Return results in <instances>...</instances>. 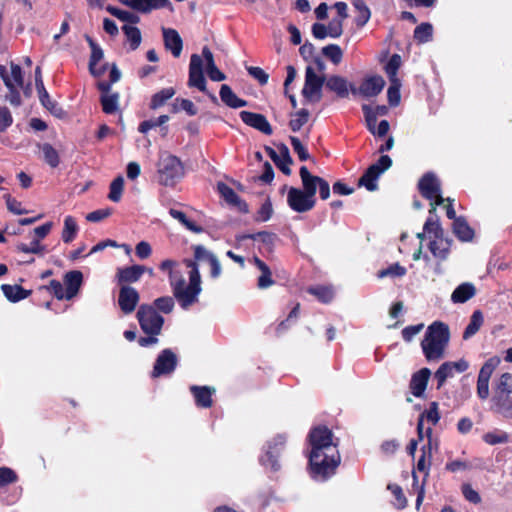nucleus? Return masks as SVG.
Segmentation results:
<instances>
[{"instance_id":"obj_32","label":"nucleus","mask_w":512,"mask_h":512,"mask_svg":"<svg viewBox=\"0 0 512 512\" xmlns=\"http://www.w3.org/2000/svg\"><path fill=\"white\" fill-rule=\"evenodd\" d=\"M484 323V316L481 310H475L471 317L470 322L464 330L463 338L465 340L474 336L482 327Z\"/></svg>"},{"instance_id":"obj_13","label":"nucleus","mask_w":512,"mask_h":512,"mask_svg":"<svg viewBox=\"0 0 512 512\" xmlns=\"http://www.w3.org/2000/svg\"><path fill=\"white\" fill-rule=\"evenodd\" d=\"M285 440L283 435H278L268 443L264 456L260 458V462L263 466L269 467L272 471L279 470L280 465L277 458L284 447Z\"/></svg>"},{"instance_id":"obj_43","label":"nucleus","mask_w":512,"mask_h":512,"mask_svg":"<svg viewBox=\"0 0 512 512\" xmlns=\"http://www.w3.org/2000/svg\"><path fill=\"white\" fill-rule=\"evenodd\" d=\"M309 115L310 114L307 109H301L293 114L289 122L291 130L294 132L300 130L308 122Z\"/></svg>"},{"instance_id":"obj_19","label":"nucleus","mask_w":512,"mask_h":512,"mask_svg":"<svg viewBox=\"0 0 512 512\" xmlns=\"http://www.w3.org/2000/svg\"><path fill=\"white\" fill-rule=\"evenodd\" d=\"M164 46L174 57H179L183 49V41L179 33L172 28H162Z\"/></svg>"},{"instance_id":"obj_2","label":"nucleus","mask_w":512,"mask_h":512,"mask_svg":"<svg viewBox=\"0 0 512 512\" xmlns=\"http://www.w3.org/2000/svg\"><path fill=\"white\" fill-rule=\"evenodd\" d=\"M184 263L190 268L189 284L185 286V279L178 271L170 273L169 282L174 297L179 301L182 308L187 309L197 301L201 292V277L198 266L194 261L186 259Z\"/></svg>"},{"instance_id":"obj_21","label":"nucleus","mask_w":512,"mask_h":512,"mask_svg":"<svg viewBox=\"0 0 512 512\" xmlns=\"http://www.w3.org/2000/svg\"><path fill=\"white\" fill-rule=\"evenodd\" d=\"M385 81L381 76L366 78L359 86V94L369 98L378 95L384 88Z\"/></svg>"},{"instance_id":"obj_44","label":"nucleus","mask_w":512,"mask_h":512,"mask_svg":"<svg viewBox=\"0 0 512 512\" xmlns=\"http://www.w3.org/2000/svg\"><path fill=\"white\" fill-rule=\"evenodd\" d=\"M43 157L45 162L51 166L52 168H55L59 165V155L58 152L52 147V145L45 143L42 146H40Z\"/></svg>"},{"instance_id":"obj_35","label":"nucleus","mask_w":512,"mask_h":512,"mask_svg":"<svg viewBox=\"0 0 512 512\" xmlns=\"http://www.w3.org/2000/svg\"><path fill=\"white\" fill-rule=\"evenodd\" d=\"M106 10L111 15H113L114 17L118 18L119 20L125 22L128 25L129 24H136L140 20L138 15H136V14H134L132 12H129V11L121 10V9L116 8L114 6H107Z\"/></svg>"},{"instance_id":"obj_10","label":"nucleus","mask_w":512,"mask_h":512,"mask_svg":"<svg viewBox=\"0 0 512 512\" xmlns=\"http://www.w3.org/2000/svg\"><path fill=\"white\" fill-rule=\"evenodd\" d=\"M418 188L423 197L430 200V214L435 210L436 205L444 202L440 194V182L432 173H426L418 183Z\"/></svg>"},{"instance_id":"obj_6","label":"nucleus","mask_w":512,"mask_h":512,"mask_svg":"<svg viewBox=\"0 0 512 512\" xmlns=\"http://www.w3.org/2000/svg\"><path fill=\"white\" fill-rule=\"evenodd\" d=\"M184 175L180 159L164 152L158 162L159 183L164 186H174Z\"/></svg>"},{"instance_id":"obj_23","label":"nucleus","mask_w":512,"mask_h":512,"mask_svg":"<svg viewBox=\"0 0 512 512\" xmlns=\"http://www.w3.org/2000/svg\"><path fill=\"white\" fill-rule=\"evenodd\" d=\"M299 174L302 180L303 192L310 195V198H315L321 177L312 175L306 166L300 168Z\"/></svg>"},{"instance_id":"obj_3","label":"nucleus","mask_w":512,"mask_h":512,"mask_svg":"<svg viewBox=\"0 0 512 512\" xmlns=\"http://www.w3.org/2000/svg\"><path fill=\"white\" fill-rule=\"evenodd\" d=\"M204 61L207 75L212 81H223L226 79V76L217 68L214 61V56L207 46L203 47L202 56L198 54H192L189 64L188 86L195 87L201 92L206 93V79L203 72Z\"/></svg>"},{"instance_id":"obj_62","label":"nucleus","mask_w":512,"mask_h":512,"mask_svg":"<svg viewBox=\"0 0 512 512\" xmlns=\"http://www.w3.org/2000/svg\"><path fill=\"white\" fill-rule=\"evenodd\" d=\"M11 69V75L9 77L11 78L12 82L15 84L16 88H22L24 84L22 69L18 64H15L11 62L10 64Z\"/></svg>"},{"instance_id":"obj_58","label":"nucleus","mask_w":512,"mask_h":512,"mask_svg":"<svg viewBox=\"0 0 512 512\" xmlns=\"http://www.w3.org/2000/svg\"><path fill=\"white\" fill-rule=\"evenodd\" d=\"M194 257L198 262H207L208 264L212 261V259L216 258V256L207 250L202 245H197L194 247Z\"/></svg>"},{"instance_id":"obj_47","label":"nucleus","mask_w":512,"mask_h":512,"mask_svg":"<svg viewBox=\"0 0 512 512\" xmlns=\"http://www.w3.org/2000/svg\"><path fill=\"white\" fill-rule=\"evenodd\" d=\"M483 440L489 445L504 444L509 441V435L504 431H493L484 434Z\"/></svg>"},{"instance_id":"obj_26","label":"nucleus","mask_w":512,"mask_h":512,"mask_svg":"<svg viewBox=\"0 0 512 512\" xmlns=\"http://www.w3.org/2000/svg\"><path fill=\"white\" fill-rule=\"evenodd\" d=\"M476 294L475 286L470 282L460 284L455 288L450 296V299L454 303H465Z\"/></svg>"},{"instance_id":"obj_38","label":"nucleus","mask_w":512,"mask_h":512,"mask_svg":"<svg viewBox=\"0 0 512 512\" xmlns=\"http://www.w3.org/2000/svg\"><path fill=\"white\" fill-rule=\"evenodd\" d=\"M122 30L130 43L131 49H137L140 46L142 40L140 30L137 27L128 24H125L122 27Z\"/></svg>"},{"instance_id":"obj_51","label":"nucleus","mask_w":512,"mask_h":512,"mask_svg":"<svg viewBox=\"0 0 512 512\" xmlns=\"http://www.w3.org/2000/svg\"><path fill=\"white\" fill-rule=\"evenodd\" d=\"M168 120H169L168 115H161L156 119L145 120L140 123L138 130L141 133H147L152 128L162 126L163 124L168 122Z\"/></svg>"},{"instance_id":"obj_37","label":"nucleus","mask_w":512,"mask_h":512,"mask_svg":"<svg viewBox=\"0 0 512 512\" xmlns=\"http://www.w3.org/2000/svg\"><path fill=\"white\" fill-rule=\"evenodd\" d=\"M169 214L172 218H174L175 220L179 221L183 226L186 227V229L194 232V233H201L203 232V228L196 225L194 222H192L191 220H189L187 218V216L185 215V213H183L182 211H179V210H176V209H173L171 208L169 210Z\"/></svg>"},{"instance_id":"obj_60","label":"nucleus","mask_w":512,"mask_h":512,"mask_svg":"<svg viewBox=\"0 0 512 512\" xmlns=\"http://www.w3.org/2000/svg\"><path fill=\"white\" fill-rule=\"evenodd\" d=\"M290 142L293 147V150L297 153V155L301 161H306L310 158V155H309L307 149L304 147V145L301 143V141L297 137L290 136Z\"/></svg>"},{"instance_id":"obj_18","label":"nucleus","mask_w":512,"mask_h":512,"mask_svg":"<svg viewBox=\"0 0 512 512\" xmlns=\"http://www.w3.org/2000/svg\"><path fill=\"white\" fill-rule=\"evenodd\" d=\"M145 271L146 267L143 265H132L129 267L119 268L116 273L118 284L122 286L135 283L139 281Z\"/></svg>"},{"instance_id":"obj_33","label":"nucleus","mask_w":512,"mask_h":512,"mask_svg":"<svg viewBox=\"0 0 512 512\" xmlns=\"http://www.w3.org/2000/svg\"><path fill=\"white\" fill-rule=\"evenodd\" d=\"M120 95L118 92L112 94H102L100 101L102 104L103 111L107 114H113L119 109Z\"/></svg>"},{"instance_id":"obj_56","label":"nucleus","mask_w":512,"mask_h":512,"mask_svg":"<svg viewBox=\"0 0 512 512\" xmlns=\"http://www.w3.org/2000/svg\"><path fill=\"white\" fill-rule=\"evenodd\" d=\"M362 110L364 112L365 121L368 130L372 134H376L375 128H376V122H377V113L368 105H363Z\"/></svg>"},{"instance_id":"obj_15","label":"nucleus","mask_w":512,"mask_h":512,"mask_svg":"<svg viewBox=\"0 0 512 512\" xmlns=\"http://www.w3.org/2000/svg\"><path fill=\"white\" fill-rule=\"evenodd\" d=\"M453 200L450 199V220H453L452 231L454 235L462 242H470L475 236V231L464 217H457L452 204Z\"/></svg>"},{"instance_id":"obj_63","label":"nucleus","mask_w":512,"mask_h":512,"mask_svg":"<svg viewBox=\"0 0 512 512\" xmlns=\"http://www.w3.org/2000/svg\"><path fill=\"white\" fill-rule=\"evenodd\" d=\"M327 27L328 36L339 38L343 33V22L341 19H332Z\"/></svg>"},{"instance_id":"obj_16","label":"nucleus","mask_w":512,"mask_h":512,"mask_svg":"<svg viewBox=\"0 0 512 512\" xmlns=\"http://www.w3.org/2000/svg\"><path fill=\"white\" fill-rule=\"evenodd\" d=\"M140 300L139 292L130 285H122L118 294V305L128 315L134 312Z\"/></svg>"},{"instance_id":"obj_46","label":"nucleus","mask_w":512,"mask_h":512,"mask_svg":"<svg viewBox=\"0 0 512 512\" xmlns=\"http://www.w3.org/2000/svg\"><path fill=\"white\" fill-rule=\"evenodd\" d=\"M123 188L124 178L122 176H118L110 184V192L108 194V198L113 202H119L122 197Z\"/></svg>"},{"instance_id":"obj_30","label":"nucleus","mask_w":512,"mask_h":512,"mask_svg":"<svg viewBox=\"0 0 512 512\" xmlns=\"http://www.w3.org/2000/svg\"><path fill=\"white\" fill-rule=\"evenodd\" d=\"M253 261L256 267L261 271V275L259 276L257 283L258 287L260 289H266L272 286L274 284V281L272 279V273L270 268L258 257H254Z\"/></svg>"},{"instance_id":"obj_64","label":"nucleus","mask_w":512,"mask_h":512,"mask_svg":"<svg viewBox=\"0 0 512 512\" xmlns=\"http://www.w3.org/2000/svg\"><path fill=\"white\" fill-rule=\"evenodd\" d=\"M17 481L16 473L8 467H0V487Z\"/></svg>"},{"instance_id":"obj_40","label":"nucleus","mask_w":512,"mask_h":512,"mask_svg":"<svg viewBox=\"0 0 512 512\" xmlns=\"http://www.w3.org/2000/svg\"><path fill=\"white\" fill-rule=\"evenodd\" d=\"M278 150L280 152V157H279V161H278L280 163V165H277V167L285 175H290L291 174L290 165L292 164L293 160L290 156L289 149L285 144H281L278 147Z\"/></svg>"},{"instance_id":"obj_36","label":"nucleus","mask_w":512,"mask_h":512,"mask_svg":"<svg viewBox=\"0 0 512 512\" xmlns=\"http://www.w3.org/2000/svg\"><path fill=\"white\" fill-rule=\"evenodd\" d=\"M352 4L358 12L355 23L358 27H363L369 21L371 11L363 0H357V2H353Z\"/></svg>"},{"instance_id":"obj_11","label":"nucleus","mask_w":512,"mask_h":512,"mask_svg":"<svg viewBox=\"0 0 512 512\" xmlns=\"http://www.w3.org/2000/svg\"><path fill=\"white\" fill-rule=\"evenodd\" d=\"M500 362L501 359L498 356H493L482 365L477 379V396L481 400H486L489 397V381Z\"/></svg>"},{"instance_id":"obj_52","label":"nucleus","mask_w":512,"mask_h":512,"mask_svg":"<svg viewBox=\"0 0 512 512\" xmlns=\"http://www.w3.org/2000/svg\"><path fill=\"white\" fill-rule=\"evenodd\" d=\"M218 191L221 196L230 204L237 205L240 204L241 201L235 191L224 183L218 184Z\"/></svg>"},{"instance_id":"obj_25","label":"nucleus","mask_w":512,"mask_h":512,"mask_svg":"<svg viewBox=\"0 0 512 512\" xmlns=\"http://www.w3.org/2000/svg\"><path fill=\"white\" fill-rule=\"evenodd\" d=\"M0 77L9 90V94L6 96V99L10 102L11 105L19 106L21 104V97L18 88L15 87V84L9 77L6 67L2 65H0Z\"/></svg>"},{"instance_id":"obj_28","label":"nucleus","mask_w":512,"mask_h":512,"mask_svg":"<svg viewBox=\"0 0 512 512\" xmlns=\"http://www.w3.org/2000/svg\"><path fill=\"white\" fill-rule=\"evenodd\" d=\"M190 390L195 397L197 406L203 408H209L212 405V394L215 389H211L207 386H191Z\"/></svg>"},{"instance_id":"obj_53","label":"nucleus","mask_w":512,"mask_h":512,"mask_svg":"<svg viewBox=\"0 0 512 512\" xmlns=\"http://www.w3.org/2000/svg\"><path fill=\"white\" fill-rule=\"evenodd\" d=\"M175 306L174 300L170 296L159 297L154 301V308L160 312L169 314L173 311Z\"/></svg>"},{"instance_id":"obj_49","label":"nucleus","mask_w":512,"mask_h":512,"mask_svg":"<svg viewBox=\"0 0 512 512\" xmlns=\"http://www.w3.org/2000/svg\"><path fill=\"white\" fill-rule=\"evenodd\" d=\"M400 80H390V86L387 91L388 101L391 106H397L400 102Z\"/></svg>"},{"instance_id":"obj_61","label":"nucleus","mask_w":512,"mask_h":512,"mask_svg":"<svg viewBox=\"0 0 512 512\" xmlns=\"http://www.w3.org/2000/svg\"><path fill=\"white\" fill-rule=\"evenodd\" d=\"M247 71L250 76L259 82L260 85L268 83L269 75L260 67L248 66Z\"/></svg>"},{"instance_id":"obj_1","label":"nucleus","mask_w":512,"mask_h":512,"mask_svg":"<svg viewBox=\"0 0 512 512\" xmlns=\"http://www.w3.org/2000/svg\"><path fill=\"white\" fill-rule=\"evenodd\" d=\"M333 433L325 426H318L311 430L309 441L311 452L309 463L312 477L316 480H326L335 473L340 463L337 444L333 442Z\"/></svg>"},{"instance_id":"obj_48","label":"nucleus","mask_w":512,"mask_h":512,"mask_svg":"<svg viewBox=\"0 0 512 512\" xmlns=\"http://www.w3.org/2000/svg\"><path fill=\"white\" fill-rule=\"evenodd\" d=\"M401 66V57L398 54H394L389 59L385 66V71L389 77V80H400L397 77V72Z\"/></svg>"},{"instance_id":"obj_39","label":"nucleus","mask_w":512,"mask_h":512,"mask_svg":"<svg viewBox=\"0 0 512 512\" xmlns=\"http://www.w3.org/2000/svg\"><path fill=\"white\" fill-rule=\"evenodd\" d=\"M78 225L72 216H66L64 219V228L62 239L65 243H70L76 236Z\"/></svg>"},{"instance_id":"obj_31","label":"nucleus","mask_w":512,"mask_h":512,"mask_svg":"<svg viewBox=\"0 0 512 512\" xmlns=\"http://www.w3.org/2000/svg\"><path fill=\"white\" fill-rule=\"evenodd\" d=\"M1 289L5 297L11 302H18L31 294V291L25 290L19 285L3 284Z\"/></svg>"},{"instance_id":"obj_55","label":"nucleus","mask_w":512,"mask_h":512,"mask_svg":"<svg viewBox=\"0 0 512 512\" xmlns=\"http://www.w3.org/2000/svg\"><path fill=\"white\" fill-rule=\"evenodd\" d=\"M179 109L184 110L190 116L197 114V108L194 103L188 99H176V102L173 105V111L177 112Z\"/></svg>"},{"instance_id":"obj_20","label":"nucleus","mask_w":512,"mask_h":512,"mask_svg":"<svg viewBox=\"0 0 512 512\" xmlns=\"http://www.w3.org/2000/svg\"><path fill=\"white\" fill-rule=\"evenodd\" d=\"M492 410L505 418H512V393L493 394Z\"/></svg>"},{"instance_id":"obj_8","label":"nucleus","mask_w":512,"mask_h":512,"mask_svg":"<svg viewBox=\"0 0 512 512\" xmlns=\"http://www.w3.org/2000/svg\"><path fill=\"white\" fill-rule=\"evenodd\" d=\"M325 74H317L316 70L307 66L305 70V83L302 89L303 97L310 102H319L322 98V87L326 85Z\"/></svg>"},{"instance_id":"obj_17","label":"nucleus","mask_w":512,"mask_h":512,"mask_svg":"<svg viewBox=\"0 0 512 512\" xmlns=\"http://www.w3.org/2000/svg\"><path fill=\"white\" fill-rule=\"evenodd\" d=\"M240 118L246 125L251 126L266 135H271L273 132L271 125L262 114L241 111Z\"/></svg>"},{"instance_id":"obj_9","label":"nucleus","mask_w":512,"mask_h":512,"mask_svg":"<svg viewBox=\"0 0 512 512\" xmlns=\"http://www.w3.org/2000/svg\"><path fill=\"white\" fill-rule=\"evenodd\" d=\"M392 166V159L388 155H382L375 164H372L359 179V185L366 187L368 191L378 188L379 176Z\"/></svg>"},{"instance_id":"obj_34","label":"nucleus","mask_w":512,"mask_h":512,"mask_svg":"<svg viewBox=\"0 0 512 512\" xmlns=\"http://www.w3.org/2000/svg\"><path fill=\"white\" fill-rule=\"evenodd\" d=\"M176 91L174 88H164L159 92L155 93L150 102V108L155 110L163 106L167 100L171 99L175 95Z\"/></svg>"},{"instance_id":"obj_14","label":"nucleus","mask_w":512,"mask_h":512,"mask_svg":"<svg viewBox=\"0 0 512 512\" xmlns=\"http://www.w3.org/2000/svg\"><path fill=\"white\" fill-rule=\"evenodd\" d=\"M177 366V356L172 350L164 349L157 357L151 376L158 378L171 374Z\"/></svg>"},{"instance_id":"obj_41","label":"nucleus","mask_w":512,"mask_h":512,"mask_svg":"<svg viewBox=\"0 0 512 512\" xmlns=\"http://www.w3.org/2000/svg\"><path fill=\"white\" fill-rule=\"evenodd\" d=\"M512 393V374L505 372L501 374L494 387V394Z\"/></svg>"},{"instance_id":"obj_22","label":"nucleus","mask_w":512,"mask_h":512,"mask_svg":"<svg viewBox=\"0 0 512 512\" xmlns=\"http://www.w3.org/2000/svg\"><path fill=\"white\" fill-rule=\"evenodd\" d=\"M430 375V370L423 368L412 376L410 389L414 396L420 397L424 393Z\"/></svg>"},{"instance_id":"obj_50","label":"nucleus","mask_w":512,"mask_h":512,"mask_svg":"<svg viewBox=\"0 0 512 512\" xmlns=\"http://www.w3.org/2000/svg\"><path fill=\"white\" fill-rule=\"evenodd\" d=\"M406 274V268L399 263H394L389 267L382 269L378 272L379 278L384 277H402Z\"/></svg>"},{"instance_id":"obj_57","label":"nucleus","mask_w":512,"mask_h":512,"mask_svg":"<svg viewBox=\"0 0 512 512\" xmlns=\"http://www.w3.org/2000/svg\"><path fill=\"white\" fill-rule=\"evenodd\" d=\"M17 249L23 253L42 254L45 248L40 244L38 239H34L29 245L24 243L18 244Z\"/></svg>"},{"instance_id":"obj_7","label":"nucleus","mask_w":512,"mask_h":512,"mask_svg":"<svg viewBox=\"0 0 512 512\" xmlns=\"http://www.w3.org/2000/svg\"><path fill=\"white\" fill-rule=\"evenodd\" d=\"M136 317L145 334L159 335L161 333L164 318L152 305L142 304L137 311Z\"/></svg>"},{"instance_id":"obj_27","label":"nucleus","mask_w":512,"mask_h":512,"mask_svg":"<svg viewBox=\"0 0 512 512\" xmlns=\"http://www.w3.org/2000/svg\"><path fill=\"white\" fill-rule=\"evenodd\" d=\"M326 88L337 94L340 98L348 96V81L339 75H332L326 79Z\"/></svg>"},{"instance_id":"obj_29","label":"nucleus","mask_w":512,"mask_h":512,"mask_svg":"<svg viewBox=\"0 0 512 512\" xmlns=\"http://www.w3.org/2000/svg\"><path fill=\"white\" fill-rule=\"evenodd\" d=\"M219 94L221 100L231 108L236 109L247 106V101L239 98L226 84L221 86Z\"/></svg>"},{"instance_id":"obj_54","label":"nucleus","mask_w":512,"mask_h":512,"mask_svg":"<svg viewBox=\"0 0 512 512\" xmlns=\"http://www.w3.org/2000/svg\"><path fill=\"white\" fill-rule=\"evenodd\" d=\"M432 36V26L428 23H422L414 30V38L419 42H427Z\"/></svg>"},{"instance_id":"obj_24","label":"nucleus","mask_w":512,"mask_h":512,"mask_svg":"<svg viewBox=\"0 0 512 512\" xmlns=\"http://www.w3.org/2000/svg\"><path fill=\"white\" fill-rule=\"evenodd\" d=\"M82 273L80 271H70L66 273L64 277V283L66 285V299H72L79 291L82 283Z\"/></svg>"},{"instance_id":"obj_12","label":"nucleus","mask_w":512,"mask_h":512,"mask_svg":"<svg viewBox=\"0 0 512 512\" xmlns=\"http://www.w3.org/2000/svg\"><path fill=\"white\" fill-rule=\"evenodd\" d=\"M287 203L293 211L304 213L315 206L316 200L315 198H310V195L303 192V190L291 187L288 190Z\"/></svg>"},{"instance_id":"obj_5","label":"nucleus","mask_w":512,"mask_h":512,"mask_svg":"<svg viewBox=\"0 0 512 512\" xmlns=\"http://www.w3.org/2000/svg\"><path fill=\"white\" fill-rule=\"evenodd\" d=\"M424 231L430 239L429 249L435 260V271L442 274L445 269L441 268V263L447 258L448 239L443 237V229L432 216L426 220Z\"/></svg>"},{"instance_id":"obj_42","label":"nucleus","mask_w":512,"mask_h":512,"mask_svg":"<svg viewBox=\"0 0 512 512\" xmlns=\"http://www.w3.org/2000/svg\"><path fill=\"white\" fill-rule=\"evenodd\" d=\"M322 54L328 58L334 65H338L343 58V51L336 44H329L322 48Z\"/></svg>"},{"instance_id":"obj_59","label":"nucleus","mask_w":512,"mask_h":512,"mask_svg":"<svg viewBox=\"0 0 512 512\" xmlns=\"http://www.w3.org/2000/svg\"><path fill=\"white\" fill-rule=\"evenodd\" d=\"M461 491L464 498L470 503L479 504L481 502V497L479 493L476 490H474L470 484H462Z\"/></svg>"},{"instance_id":"obj_45","label":"nucleus","mask_w":512,"mask_h":512,"mask_svg":"<svg viewBox=\"0 0 512 512\" xmlns=\"http://www.w3.org/2000/svg\"><path fill=\"white\" fill-rule=\"evenodd\" d=\"M308 292L317 297L323 303L331 302L334 296L333 290L326 286L310 287Z\"/></svg>"},{"instance_id":"obj_4","label":"nucleus","mask_w":512,"mask_h":512,"mask_svg":"<svg viewBox=\"0 0 512 512\" xmlns=\"http://www.w3.org/2000/svg\"><path fill=\"white\" fill-rule=\"evenodd\" d=\"M448 342V327L440 321L428 326L421 342L423 353L428 361H436L443 357Z\"/></svg>"}]
</instances>
